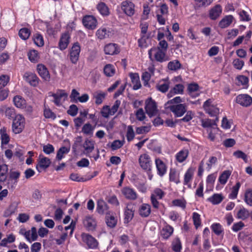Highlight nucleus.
<instances>
[{"mask_svg": "<svg viewBox=\"0 0 252 252\" xmlns=\"http://www.w3.org/2000/svg\"><path fill=\"white\" fill-rule=\"evenodd\" d=\"M193 176V170L192 168H189L186 172L184 178V185H188L189 188H191V184L189 183L192 180Z\"/></svg>", "mask_w": 252, "mask_h": 252, "instance_id": "34", "label": "nucleus"}, {"mask_svg": "<svg viewBox=\"0 0 252 252\" xmlns=\"http://www.w3.org/2000/svg\"><path fill=\"white\" fill-rule=\"evenodd\" d=\"M49 96H52L54 98L53 101L57 106L61 105V99L63 97H67V94L64 92V90H61L60 94L49 93Z\"/></svg>", "mask_w": 252, "mask_h": 252, "instance_id": "23", "label": "nucleus"}, {"mask_svg": "<svg viewBox=\"0 0 252 252\" xmlns=\"http://www.w3.org/2000/svg\"><path fill=\"white\" fill-rule=\"evenodd\" d=\"M189 154V151L187 149H183L178 152L175 156L176 160L182 163L186 160Z\"/></svg>", "mask_w": 252, "mask_h": 252, "instance_id": "32", "label": "nucleus"}, {"mask_svg": "<svg viewBox=\"0 0 252 252\" xmlns=\"http://www.w3.org/2000/svg\"><path fill=\"white\" fill-rule=\"evenodd\" d=\"M138 162L141 168L147 173L148 179L152 180L153 177V162L151 157L147 153L141 154L139 157Z\"/></svg>", "mask_w": 252, "mask_h": 252, "instance_id": "1", "label": "nucleus"}, {"mask_svg": "<svg viewBox=\"0 0 252 252\" xmlns=\"http://www.w3.org/2000/svg\"><path fill=\"white\" fill-rule=\"evenodd\" d=\"M103 72L106 76L111 77L114 75L115 69L112 64H107L104 67Z\"/></svg>", "mask_w": 252, "mask_h": 252, "instance_id": "45", "label": "nucleus"}, {"mask_svg": "<svg viewBox=\"0 0 252 252\" xmlns=\"http://www.w3.org/2000/svg\"><path fill=\"white\" fill-rule=\"evenodd\" d=\"M174 228L169 225H165L161 231V235L164 239H168L173 234Z\"/></svg>", "mask_w": 252, "mask_h": 252, "instance_id": "37", "label": "nucleus"}, {"mask_svg": "<svg viewBox=\"0 0 252 252\" xmlns=\"http://www.w3.org/2000/svg\"><path fill=\"white\" fill-rule=\"evenodd\" d=\"M240 187V183L239 182H237L235 185L232 187L231 192L229 195V198L232 199L236 198Z\"/></svg>", "mask_w": 252, "mask_h": 252, "instance_id": "51", "label": "nucleus"}, {"mask_svg": "<svg viewBox=\"0 0 252 252\" xmlns=\"http://www.w3.org/2000/svg\"><path fill=\"white\" fill-rule=\"evenodd\" d=\"M165 192L159 188H156L153 193L151 194L150 200L153 208L158 209L159 206V202L158 199H162L165 196Z\"/></svg>", "mask_w": 252, "mask_h": 252, "instance_id": "6", "label": "nucleus"}, {"mask_svg": "<svg viewBox=\"0 0 252 252\" xmlns=\"http://www.w3.org/2000/svg\"><path fill=\"white\" fill-rule=\"evenodd\" d=\"M192 1L194 3V8L199 9L208 7L212 3L213 0H192Z\"/></svg>", "mask_w": 252, "mask_h": 252, "instance_id": "28", "label": "nucleus"}, {"mask_svg": "<svg viewBox=\"0 0 252 252\" xmlns=\"http://www.w3.org/2000/svg\"><path fill=\"white\" fill-rule=\"evenodd\" d=\"M134 210L126 207L124 212V223H128L133 219L134 217Z\"/></svg>", "mask_w": 252, "mask_h": 252, "instance_id": "39", "label": "nucleus"}, {"mask_svg": "<svg viewBox=\"0 0 252 252\" xmlns=\"http://www.w3.org/2000/svg\"><path fill=\"white\" fill-rule=\"evenodd\" d=\"M29 60L33 63H37L39 59V55L37 51L31 50L28 53Z\"/></svg>", "mask_w": 252, "mask_h": 252, "instance_id": "42", "label": "nucleus"}, {"mask_svg": "<svg viewBox=\"0 0 252 252\" xmlns=\"http://www.w3.org/2000/svg\"><path fill=\"white\" fill-rule=\"evenodd\" d=\"M82 22L84 27L90 30L96 29L98 22L96 18L92 15H86L83 17Z\"/></svg>", "mask_w": 252, "mask_h": 252, "instance_id": "5", "label": "nucleus"}, {"mask_svg": "<svg viewBox=\"0 0 252 252\" xmlns=\"http://www.w3.org/2000/svg\"><path fill=\"white\" fill-rule=\"evenodd\" d=\"M83 147L87 154L90 153L94 148V143L93 141L87 139L83 144Z\"/></svg>", "mask_w": 252, "mask_h": 252, "instance_id": "43", "label": "nucleus"}, {"mask_svg": "<svg viewBox=\"0 0 252 252\" xmlns=\"http://www.w3.org/2000/svg\"><path fill=\"white\" fill-rule=\"evenodd\" d=\"M33 40L35 44L38 47H42L44 44L43 37L40 33H35L33 35Z\"/></svg>", "mask_w": 252, "mask_h": 252, "instance_id": "48", "label": "nucleus"}, {"mask_svg": "<svg viewBox=\"0 0 252 252\" xmlns=\"http://www.w3.org/2000/svg\"><path fill=\"white\" fill-rule=\"evenodd\" d=\"M80 51V44L78 42H75L69 52V59L72 63L74 64L77 63L79 60Z\"/></svg>", "mask_w": 252, "mask_h": 252, "instance_id": "8", "label": "nucleus"}, {"mask_svg": "<svg viewBox=\"0 0 252 252\" xmlns=\"http://www.w3.org/2000/svg\"><path fill=\"white\" fill-rule=\"evenodd\" d=\"M233 19L231 15L225 16L220 21L219 26L221 29L226 28L232 23Z\"/></svg>", "mask_w": 252, "mask_h": 252, "instance_id": "33", "label": "nucleus"}, {"mask_svg": "<svg viewBox=\"0 0 252 252\" xmlns=\"http://www.w3.org/2000/svg\"><path fill=\"white\" fill-rule=\"evenodd\" d=\"M145 111L150 118L156 116L158 113V109L156 101L150 97L145 102Z\"/></svg>", "mask_w": 252, "mask_h": 252, "instance_id": "7", "label": "nucleus"}, {"mask_svg": "<svg viewBox=\"0 0 252 252\" xmlns=\"http://www.w3.org/2000/svg\"><path fill=\"white\" fill-rule=\"evenodd\" d=\"M135 133L133 129V126L131 125L127 126L126 137L128 142L131 141L134 138Z\"/></svg>", "mask_w": 252, "mask_h": 252, "instance_id": "61", "label": "nucleus"}, {"mask_svg": "<svg viewBox=\"0 0 252 252\" xmlns=\"http://www.w3.org/2000/svg\"><path fill=\"white\" fill-rule=\"evenodd\" d=\"M111 34V29L103 27L98 29L95 33L97 37L100 40L108 38Z\"/></svg>", "mask_w": 252, "mask_h": 252, "instance_id": "19", "label": "nucleus"}, {"mask_svg": "<svg viewBox=\"0 0 252 252\" xmlns=\"http://www.w3.org/2000/svg\"><path fill=\"white\" fill-rule=\"evenodd\" d=\"M5 116L9 119H14L17 115L15 109L13 107H6L4 110Z\"/></svg>", "mask_w": 252, "mask_h": 252, "instance_id": "54", "label": "nucleus"}, {"mask_svg": "<svg viewBox=\"0 0 252 252\" xmlns=\"http://www.w3.org/2000/svg\"><path fill=\"white\" fill-rule=\"evenodd\" d=\"M25 124V119L21 114H17L13 119L12 128L13 132L15 134H19L22 132Z\"/></svg>", "mask_w": 252, "mask_h": 252, "instance_id": "3", "label": "nucleus"}, {"mask_svg": "<svg viewBox=\"0 0 252 252\" xmlns=\"http://www.w3.org/2000/svg\"><path fill=\"white\" fill-rule=\"evenodd\" d=\"M139 215L143 218L148 217L151 212V207L149 204L143 203L139 208Z\"/></svg>", "mask_w": 252, "mask_h": 252, "instance_id": "27", "label": "nucleus"}, {"mask_svg": "<svg viewBox=\"0 0 252 252\" xmlns=\"http://www.w3.org/2000/svg\"><path fill=\"white\" fill-rule=\"evenodd\" d=\"M230 175L231 172L229 170L224 171L219 176V181L221 184H225Z\"/></svg>", "mask_w": 252, "mask_h": 252, "instance_id": "50", "label": "nucleus"}, {"mask_svg": "<svg viewBox=\"0 0 252 252\" xmlns=\"http://www.w3.org/2000/svg\"><path fill=\"white\" fill-rule=\"evenodd\" d=\"M82 238L83 242L87 245L88 249H95L98 246V242L92 235L83 233Z\"/></svg>", "mask_w": 252, "mask_h": 252, "instance_id": "10", "label": "nucleus"}, {"mask_svg": "<svg viewBox=\"0 0 252 252\" xmlns=\"http://www.w3.org/2000/svg\"><path fill=\"white\" fill-rule=\"evenodd\" d=\"M105 221L108 227L110 228H114L116 226L117 223V219L110 213H106L105 217Z\"/></svg>", "mask_w": 252, "mask_h": 252, "instance_id": "38", "label": "nucleus"}, {"mask_svg": "<svg viewBox=\"0 0 252 252\" xmlns=\"http://www.w3.org/2000/svg\"><path fill=\"white\" fill-rule=\"evenodd\" d=\"M18 34L21 39L25 40L29 38L31 34V31L28 28H22L19 31Z\"/></svg>", "mask_w": 252, "mask_h": 252, "instance_id": "52", "label": "nucleus"}, {"mask_svg": "<svg viewBox=\"0 0 252 252\" xmlns=\"http://www.w3.org/2000/svg\"><path fill=\"white\" fill-rule=\"evenodd\" d=\"M244 201L248 205L252 206V189H249L246 190L244 195Z\"/></svg>", "mask_w": 252, "mask_h": 252, "instance_id": "53", "label": "nucleus"}, {"mask_svg": "<svg viewBox=\"0 0 252 252\" xmlns=\"http://www.w3.org/2000/svg\"><path fill=\"white\" fill-rule=\"evenodd\" d=\"M121 8L124 13L128 17H132L135 13V5L130 0L122 1Z\"/></svg>", "mask_w": 252, "mask_h": 252, "instance_id": "4", "label": "nucleus"}, {"mask_svg": "<svg viewBox=\"0 0 252 252\" xmlns=\"http://www.w3.org/2000/svg\"><path fill=\"white\" fill-rule=\"evenodd\" d=\"M199 86L196 83H191L188 84L187 91L188 94L192 98L198 97L200 93L198 92Z\"/></svg>", "mask_w": 252, "mask_h": 252, "instance_id": "20", "label": "nucleus"}, {"mask_svg": "<svg viewBox=\"0 0 252 252\" xmlns=\"http://www.w3.org/2000/svg\"><path fill=\"white\" fill-rule=\"evenodd\" d=\"M104 51L106 55H114L118 54L120 52V49L118 44L110 43L104 46Z\"/></svg>", "mask_w": 252, "mask_h": 252, "instance_id": "16", "label": "nucleus"}, {"mask_svg": "<svg viewBox=\"0 0 252 252\" xmlns=\"http://www.w3.org/2000/svg\"><path fill=\"white\" fill-rule=\"evenodd\" d=\"M250 215L249 211L244 207H242L237 212L236 217L238 219L245 220L249 217Z\"/></svg>", "mask_w": 252, "mask_h": 252, "instance_id": "40", "label": "nucleus"}, {"mask_svg": "<svg viewBox=\"0 0 252 252\" xmlns=\"http://www.w3.org/2000/svg\"><path fill=\"white\" fill-rule=\"evenodd\" d=\"M109 207L107 203L102 199H98L96 203V212L99 215H104L109 213Z\"/></svg>", "mask_w": 252, "mask_h": 252, "instance_id": "18", "label": "nucleus"}, {"mask_svg": "<svg viewBox=\"0 0 252 252\" xmlns=\"http://www.w3.org/2000/svg\"><path fill=\"white\" fill-rule=\"evenodd\" d=\"M192 220L195 228L197 229L201 224L200 215L196 212H193L192 214Z\"/></svg>", "mask_w": 252, "mask_h": 252, "instance_id": "59", "label": "nucleus"}, {"mask_svg": "<svg viewBox=\"0 0 252 252\" xmlns=\"http://www.w3.org/2000/svg\"><path fill=\"white\" fill-rule=\"evenodd\" d=\"M166 108L169 109L176 117L182 116L187 111V106L185 104L169 105L166 106Z\"/></svg>", "mask_w": 252, "mask_h": 252, "instance_id": "9", "label": "nucleus"}, {"mask_svg": "<svg viewBox=\"0 0 252 252\" xmlns=\"http://www.w3.org/2000/svg\"><path fill=\"white\" fill-rule=\"evenodd\" d=\"M43 115L46 119H51L54 120L56 118V114L52 112L49 108H46L45 106L43 111Z\"/></svg>", "mask_w": 252, "mask_h": 252, "instance_id": "60", "label": "nucleus"}, {"mask_svg": "<svg viewBox=\"0 0 252 252\" xmlns=\"http://www.w3.org/2000/svg\"><path fill=\"white\" fill-rule=\"evenodd\" d=\"M70 36L68 32L61 34L58 44V48L62 51L66 49L69 43Z\"/></svg>", "mask_w": 252, "mask_h": 252, "instance_id": "14", "label": "nucleus"}, {"mask_svg": "<svg viewBox=\"0 0 252 252\" xmlns=\"http://www.w3.org/2000/svg\"><path fill=\"white\" fill-rule=\"evenodd\" d=\"M51 164L50 159L46 157H42L40 158L38 164L36 166V170L40 172L41 170L47 168Z\"/></svg>", "mask_w": 252, "mask_h": 252, "instance_id": "22", "label": "nucleus"}, {"mask_svg": "<svg viewBox=\"0 0 252 252\" xmlns=\"http://www.w3.org/2000/svg\"><path fill=\"white\" fill-rule=\"evenodd\" d=\"M223 196L220 194L215 193L208 198V200L214 205L220 203L223 200Z\"/></svg>", "mask_w": 252, "mask_h": 252, "instance_id": "49", "label": "nucleus"}, {"mask_svg": "<svg viewBox=\"0 0 252 252\" xmlns=\"http://www.w3.org/2000/svg\"><path fill=\"white\" fill-rule=\"evenodd\" d=\"M79 93L75 89H73L71 91V94L70 95V101L71 102L77 103L78 101V98H79Z\"/></svg>", "mask_w": 252, "mask_h": 252, "instance_id": "64", "label": "nucleus"}, {"mask_svg": "<svg viewBox=\"0 0 252 252\" xmlns=\"http://www.w3.org/2000/svg\"><path fill=\"white\" fill-rule=\"evenodd\" d=\"M237 80L242 85L245 86V88L248 87V83L249 81V78L244 75H239L237 77Z\"/></svg>", "mask_w": 252, "mask_h": 252, "instance_id": "62", "label": "nucleus"}, {"mask_svg": "<svg viewBox=\"0 0 252 252\" xmlns=\"http://www.w3.org/2000/svg\"><path fill=\"white\" fill-rule=\"evenodd\" d=\"M212 233H214L219 238H215L212 236V244L214 246L220 245L224 237V231L223 226L218 222L212 223L210 226Z\"/></svg>", "mask_w": 252, "mask_h": 252, "instance_id": "2", "label": "nucleus"}, {"mask_svg": "<svg viewBox=\"0 0 252 252\" xmlns=\"http://www.w3.org/2000/svg\"><path fill=\"white\" fill-rule=\"evenodd\" d=\"M222 12L221 6L217 4L212 8L209 11V17L211 20H216Z\"/></svg>", "mask_w": 252, "mask_h": 252, "instance_id": "25", "label": "nucleus"}, {"mask_svg": "<svg viewBox=\"0 0 252 252\" xmlns=\"http://www.w3.org/2000/svg\"><path fill=\"white\" fill-rule=\"evenodd\" d=\"M70 151V147L65 146L61 147L58 151L56 158L58 160H61L63 158L64 154H68Z\"/></svg>", "mask_w": 252, "mask_h": 252, "instance_id": "44", "label": "nucleus"}, {"mask_svg": "<svg viewBox=\"0 0 252 252\" xmlns=\"http://www.w3.org/2000/svg\"><path fill=\"white\" fill-rule=\"evenodd\" d=\"M152 76L151 74L148 71L144 72L142 74V80L143 81V85L145 87H150V85L149 83Z\"/></svg>", "mask_w": 252, "mask_h": 252, "instance_id": "58", "label": "nucleus"}, {"mask_svg": "<svg viewBox=\"0 0 252 252\" xmlns=\"http://www.w3.org/2000/svg\"><path fill=\"white\" fill-rule=\"evenodd\" d=\"M205 112L208 114L211 117L217 116L219 113V109L216 106H211L204 110Z\"/></svg>", "mask_w": 252, "mask_h": 252, "instance_id": "55", "label": "nucleus"}, {"mask_svg": "<svg viewBox=\"0 0 252 252\" xmlns=\"http://www.w3.org/2000/svg\"><path fill=\"white\" fill-rule=\"evenodd\" d=\"M155 164L157 174L160 177H163L167 173V166L166 164L159 158L155 159Z\"/></svg>", "mask_w": 252, "mask_h": 252, "instance_id": "13", "label": "nucleus"}, {"mask_svg": "<svg viewBox=\"0 0 252 252\" xmlns=\"http://www.w3.org/2000/svg\"><path fill=\"white\" fill-rule=\"evenodd\" d=\"M169 178L170 182H173L176 184H178L181 182L180 174L177 172L175 168H171L170 169Z\"/></svg>", "mask_w": 252, "mask_h": 252, "instance_id": "35", "label": "nucleus"}, {"mask_svg": "<svg viewBox=\"0 0 252 252\" xmlns=\"http://www.w3.org/2000/svg\"><path fill=\"white\" fill-rule=\"evenodd\" d=\"M182 248L181 242L179 238H176L172 243V250L174 252H180Z\"/></svg>", "mask_w": 252, "mask_h": 252, "instance_id": "57", "label": "nucleus"}, {"mask_svg": "<svg viewBox=\"0 0 252 252\" xmlns=\"http://www.w3.org/2000/svg\"><path fill=\"white\" fill-rule=\"evenodd\" d=\"M37 71L39 75L44 81H49L50 75L46 66L42 63L38 64L36 67Z\"/></svg>", "mask_w": 252, "mask_h": 252, "instance_id": "17", "label": "nucleus"}, {"mask_svg": "<svg viewBox=\"0 0 252 252\" xmlns=\"http://www.w3.org/2000/svg\"><path fill=\"white\" fill-rule=\"evenodd\" d=\"M149 38V36L144 34H140V38L138 40V46L140 48L147 47L146 40Z\"/></svg>", "mask_w": 252, "mask_h": 252, "instance_id": "63", "label": "nucleus"}, {"mask_svg": "<svg viewBox=\"0 0 252 252\" xmlns=\"http://www.w3.org/2000/svg\"><path fill=\"white\" fill-rule=\"evenodd\" d=\"M84 224L88 230H94L96 225L95 219L91 216H86L84 220Z\"/></svg>", "mask_w": 252, "mask_h": 252, "instance_id": "29", "label": "nucleus"}, {"mask_svg": "<svg viewBox=\"0 0 252 252\" xmlns=\"http://www.w3.org/2000/svg\"><path fill=\"white\" fill-rule=\"evenodd\" d=\"M129 76L133 84V89L134 90L139 89L141 87V84L138 73L130 72L129 74Z\"/></svg>", "mask_w": 252, "mask_h": 252, "instance_id": "24", "label": "nucleus"}, {"mask_svg": "<svg viewBox=\"0 0 252 252\" xmlns=\"http://www.w3.org/2000/svg\"><path fill=\"white\" fill-rule=\"evenodd\" d=\"M219 121V119L217 117L215 120L210 119H202L201 121V126L204 128L212 129L215 130L217 127V122Z\"/></svg>", "mask_w": 252, "mask_h": 252, "instance_id": "21", "label": "nucleus"}, {"mask_svg": "<svg viewBox=\"0 0 252 252\" xmlns=\"http://www.w3.org/2000/svg\"><path fill=\"white\" fill-rule=\"evenodd\" d=\"M123 196L127 200H135L138 197L136 191L132 188L128 187H125L121 189Z\"/></svg>", "mask_w": 252, "mask_h": 252, "instance_id": "12", "label": "nucleus"}, {"mask_svg": "<svg viewBox=\"0 0 252 252\" xmlns=\"http://www.w3.org/2000/svg\"><path fill=\"white\" fill-rule=\"evenodd\" d=\"M0 134L1 137V143L2 145L7 144L10 140L9 135L6 133V129L3 127L0 129Z\"/></svg>", "mask_w": 252, "mask_h": 252, "instance_id": "46", "label": "nucleus"}, {"mask_svg": "<svg viewBox=\"0 0 252 252\" xmlns=\"http://www.w3.org/2000/svg\"><path fill=\"white\" fill-rule=\"evenodd\" d=\"M166 52L158 48V51L154 55L155 60L159 63H163L168 61V59L166 56Z\"/></svg>", "mask_w": 252, "mask_h": 252, "instance_id": "31", "label": "nucleus"}, {"mask_svg": "<svg viewBox=\"0 0 252 252\" xmlns=\"http://www.w3.org/2000/svg\"><path fill=\"white\" fill-rule=\"evenodd\" d=\"M94 126H92L90 123L84 125L82 128V132L86 135H91L93 133Z\"/></svg>", "mask_w": 252, "mask_h": 252, "instance_id": "56", "label": "nucleus"}, {"mask_svg": "<svg viewBox=\"0 0 252 252\" xmlns=\"http://www.w3.org/2000/svg\"><path fill=\"white\" fill-rule=\"evenodd\" d=\"M106 93L100 91L95 92L93 95L95 103L97 105L101 104L106 97Z\"/></svg>", "mask_w": 252, "mask_h": 252, "instance_id": "30", "label": "nucleus"}, {"mask_svg": "<svg viewBox=\"0 0 252 252\" xmlns=\"http://www.w3.org/2000/svg\"><path fill=\"white\" fill-rule=\"evenodd\" d=\"M13 101L14 105L18 108L24 109L26 104V100L21 95H16L13 97Z\"/></svg>", "mask_w": 252, "mask_h": 252, "instance_id": "36", "label": "nucleus"}, {"mask_svg": "<svg viewBox=\"0 0 252 252\" xmlns=\"http://www.w3.org/2000/svg\"><path fill=\"white\" fill-rule=\"evenodd\" d=\"M8 170V168L6 164H0V182H4L6 181Z\"/></svg>", "mask_w": 252, "mask_h": 252, "instance_id": "41", "label": "nucleus"}, {"mask_svg": "<svg viewBox=\"0 0 252 252\" xmlns=\"http://www.w3.org/2000/svg\"><path fill=\"white\" fill-rule=\"evenodd\" d=\"M236 102L243 107H249L252 103V97L248 94H240L236 97Z\"/></svg>", "mask_w": 252, "mask_h": 252, "instance_id": "11", "label": "nucleus"}, {"mask_svg": "<svg viewBox=\"0 0 252 252\" xmlns=\"http://www.w3.org/2000/svg\"><path fill=\"white\" fill-rule=\"evenodd\" d=\"M23 77L25 80L32 86L35 87L39 83V79L35 73L32 72H25Z\"/></svg>", "mask_w": 252, "mask_h": 252, "instance_id": "15", "label": "nucleus"}, {"mask_svg": "<svg viewBox=\"0 0 252 252\" xmlns=\"http://www.w3.org/2000/svg\"><path fill=\"white\" fill-rule=\"evenodd\" d=\"M96 9L103 17H107L110 14L108 6L103 2H100L96 5Z\"/></svg>", "mask_w": 252, "mask_h": 252, "instance_id": "26", "label": "nucleus"}, {"mask_svg": "<svg viewBox=\"0 0 252 252\" xmlns=\"http://www.w3.org/2000/svg\"><path fill=\"white\" fill-rule=\"evenodd\" d=\"M181 64L177 60L169 62L168 63V68L169 70L176 71L181 68Z\"/></svg>", "mask_w": 252, "mask_h": 252, "instance_id": "47", "label": "nucleus"}]
</instances>
